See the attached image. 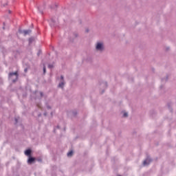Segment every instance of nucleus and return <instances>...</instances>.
<instances>
[{"label":"nucleus","mask_w":176,"mask_h":176,"mask_svg":"<svg viewBox=\"0 0 176 176\" xmlns=\"http://www.w3.org/2000/svg\"><path fill=\"white\" fill-rule=\"evenodd\" d=\"M96 49V50L102 52V50H104V44L102 43H97Z\"/></svg>","instance_id":"nucleus-1"},{"label":"nucleus","mask_w":176,"mask_h":176,"mask_svg":"<svg viewBox=\"0 0 176 176\" xmlns=\"http://www.w3.org/2000/svg\"><path fill=\"white\" fill-rule=\"evenodd\" d=\"M151 162H152V160L148 157H147L143 162V166H148Z\"/></svg>","instance_id":"nucleus-2"},{"label":"nucleus","mask_w":176,"mask_h":176,"mask_svg":"<svg viewBox=\"0 0 176 176\" xmlns=\"http://www.w3.org/2000/svg\"><path fill=\"white\" fill-rule=\"evenodd\" d=\"M13 75H14L16 76V79H17L19 78V74L17 73V72H15L14 73H10L9 77L12 78V76H13Z\"/></svg>","instance_id":"nucleus-3"},{"label":"nucleus","mask_w":176,"mask_h":176,"mask_svg":"<svg viewBox=\"0 0 176 176\" xmlns=\"http://www.w3.org/2000/svg\"><path fill=\"white\" fill-rule=\"evenodd\" d=\"M35 162V159L34 157H30L28 160V163L29 164H32V163H34Z\"/></svg>","instance_id":"nucleus-4"},{"label":"nucleus","mask_w":176,"mask_h":176,"mask_svg":"<svg viewBox=\"0 0 176 176\" xmlns=\"http://www.w3.org/2000/svg\"><path fill=\"white\" fill-rule=\"evenodd\" d=\"M25 155L26 156H30L31 155V150L30 149H28L25 151Z\"/></svg>","instance_id":"nucleus-5"},{"label":"nucleus","mask_w":176,"mask_h":176,"mask_svg":"<svg viewBox=\"0 0 176 176\" xmlns=\"http://www.w3.org/2000/svg\"><path fill=\"white\" fill-rule=\"evenodd\" d=\"M23 32L24 35H28V34H31V30H24Z\"/></svg>","instance_id":"nucleus-6"},{"label":"nucleus","mask_w":176,"mask_h":176,"mask_svg":"<svg viewBox=\"0 0 176 176\" xmlns=\"http://www.w3.org/2000/svg\"><path fill=\"white\" fill-rule=\"evenodd\" d=\"M58 87H61V89H63V87H64V82H61L60 83H59Z\"/></svg>","instance_id":"nucleus-7"},{"label":"nucleus","mask_w":176,"mask_h":176,"mask_svg":"<svg viewBox=\"0 0 176 176\" xmlns=\"http://www.w3.org/2000/svg\"><path fill=\"white\" fill-rule=\"evenodd\" d=\"M74 154V151H70L67 153V156H72V155Z\"/></svg>","instance_id":"nucleus-8"},{"label":"nucleus","mask_w":176,"mask_h":176,"mask_svg":"<svg viewBox=\"0 0 176 176\" xmlns=\"http://www.w3.org/2000/svg\"><path fill=\"white\" fill-rule=\"evenodd\" d=\"M127 116H129V114L127 113L124 112V114H123V117L124 118H127Z\"/></svg>","instance_id":"nucleus-9"},{"label":"nucleus","mask_w":176,"mask_h":176,"mask_svg":"<svg viewBox=\"0 0 176 176\" xmlns=\"http://www.w3.org/2000/svg\"><path fill=\"white\" fill-rule=\"evenodd\" d=\"M43 72L44 74H46V66L43 67Z\"/></svg>","instance_id":"nucleus-10"},{"label":"nucleus","mask_w":176,"mask_h":176,"mask_svg":"<svg viewBox=\"0 0 176 176\" xmlns=\"http://www.w3.org/2000/svg\"><path fill=\"white\" fill-rule=\"evenodd\" d=\"M53 67H54L53 65H48V67H50V68H53Z\"/></svg>","instance_id":"nucleus-11"},{"label":"nucleus","mask_w":176,"mask_h":176,"mask_svg":"<svg viewBox=\"0 0 176 176\" xmlns=\"http://www.w3.org/2000/svg\"><path fill=\"white\" fill-rule=\"evenodd\" d=\"M61 79H62V80H63V79H64V78H63V76H61Z\"/></svg>","instance_id":"nucleus-12"},{"label":"nucleus","mask_w":176,"mask_h":176,"mask_svg":"<svg viewBox=\"0 0 176 176\" xmlns=\"http://www.w3.org/2000/svg\"><path fill=\"white\" fill-rule=\"evenodd\" d=\"M15 120H16V123H17V119H15Z\"/></svg>","instance_id":"nucleus-13"},{"label":"nucleus","mask_w":176,"mask_h":176,"mask_svg":"<svg viewBox=\"0 0 176 176\" xmlns=\"http://www.w3.org/2000/svg\"><path fill=\"white\" fill-rule=\"evenodd\" d=\"M25 71L27 72V69H25Z\"/></svg>","instance_id":"nucleus-14"},{"label":"nucleus","mask_w":176,"mask_h":176,"mask_svg":"<svg viewBox=\"0 0 176 176\" xmlns=\"http://www.w3.org/2000/svg\"><path fill=\"white\" fill-rule=\"evenodd\" d=\"M41 96H43V94H42V93H41Z\"/></svg>","instance_id":"nucleus-15"}]
</instances>
